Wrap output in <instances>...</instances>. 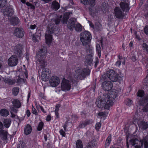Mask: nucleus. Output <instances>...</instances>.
I'll list each match as a JSON object with an SVG mask.
<instances>
[{"instance_id":"2","label":"nucleus","mask_w":148,"mask_h":148,"mask_svg":"<svg viewBox=\"0 0 148 148\" xmlns=\"http://www.w3.org/2000/svg\"><path fill=\"white\" fill-rule=\"evenodd\" d=\"M131 148H140L141 147L144 145L145 148L148 147V135L140 141L136 139L135 136L132 134H129L127 138V146L129 148L130 145Z\"/></svg>"},{"instance_id":"52","label":"nucleus","mask_w":148,"mask_h":148,"mask_svg":"<svg viewBox=\"0 0 148 148\" xmlns=\"http://www.w3.org/2000/svg\"><path fill=\"white\" fill-rule=\"evenodd\" d=\"M23 80V79L19 77L17 79V82L19 84H20L22 81Z\"/></svg>"},{"instance_id":"28","label":"nucleus","mask_w":148,"mask_h":148,"mask_svg":"<svg viewBox=\"0 0 148 148\" xmlns=\"http://www.w3.org/2000/svg\"><path fill=\"white\" fill-rule=\"evenodd\" d=\"M11 123V120L10 119H6L4 120L3 123L4 126L6 128H8Z\"/></svg>"},{"instance_id":"37","label":"nucleus","mask_w":148,"mask_h":148,"mask_svg":"<svg viewBox=\"0 0 148 148\" xmlns=\"http://www.w3.org/2000/svg\"><path fill=\"white\" fill-rule=\"evenodd\" d=\"M44 125V123L42 121L40 122L38 125L37 128V130L38 131H40L42 130Z\"/></svg>"},{"instance_id":"39","label":"nucleus","mask_w":148,"mask_h":148,"mask_svg":"<svg viewBox=\"0 0 148 148\" xmlns=\"http://www.w3.org/2000/svg\"><path fill=\"white\" fill-rule=\"evenodd\" d=\"M108 114V113L107 112H100L98 115L99 116H102L103 118H104L106 117Z\"/></svg>"},{"instance_id":"13","label":"nucleus","mask_w":148,"mask_h":148,"mask_svg":"<svg viewBox=\"0 0 148 148\" xmlns=\"http://www.w3.org/2000/svg\"><path fill=\"white\" fill-rule=\"evenodd\" d=\"M8 134V132L5 130H0V137L1 140L4 141L5 144L7 143Z\"/></svg>"},{"instance_id":"45","label":"nucleus","mask_w":148,"mask_h":148,"mask_svg":"<svg viewBox=\"0 0 148 148\" xmlns=\"http://www.w3.org/2000/svg\"><path fill=\"white\" fill-rule=\"evenodd\" d=\"M88 10L90 14L91 15H93V13H94L95 10H94V9L93 8L91 9V8H89L88 9Z\"/></svg>"},{"instance_id":"5","label":"nucleus","mask_w":148,"mask_h":148,"mask_svg":"<svg viewBox=\"0 0 148 148\" xmlns=\"http://www.w3.org/2000/svg\"><path fill=\"white\" fill-rule=\"evenodd\" d=\"M40 65L41 66V68H42V72L41 75V79L42 81V83L43 85V84H44V82H45L46 81V70L45 68H44L45 67V61L44 60V59H42L40 61Z\"/></svg>"},{"instance_id":"32","label":"nucleus","mask_w":148,"mask_h":148,"mask_svg":"<svg viewBox=\"0 0 148 148\" xmlns=\"http://www.w3.org/2000/svg\"><path fill=\"white\" fill-rule=\"evenodd\" d=\"M19 91V89L17 87L14 88L12 90L13 93L15 96H16L18 95Z\"/></svg>"},{"instance_id":"54","label":"nucleus","mask_w":148,"mask_h":148,"mask_svg":"<svg viewBox=\"0 0 148 148\" xmlns=\"http://www.w3.org/2000/svg\"><path fill=\"white\" fill-rule=\"evenodd\" d=\"M36 27V25L34 24V25H31L30 26V29H35Z\"/></svg>"},{"instance_id":"23","label":"nucleus","mask_w":148,"mask_h":148,"mask_svg":"<svg viewBox=\"0 0 148 148\" xmlns=\"http://www.w3.org/2000/svg\"><path fill=\"white\" fill-rule=\"evenodd\" d=\"M38 54L40 56V58L41 59L45 58V54L46 53V51L45 49H41L40 51L38 52Z\"/></svg>"},{"instance_id":"15","label":"nucleus","mask_w":148,"mask_h":148,"mask_svg":"<svg viewBox=\"0 0 148 148\" xmlns=\"http://www.w3.org/2000/svg\"><path fill=\"white\" fill-rule=\"evenodd\" d=\"M102 87L105 90L108 91L112 88V85L110 82L106 81L103 83Z\"/></svg>"},{"instance_id":"35","label":"nucleus","mask_w":148,"mask_h":148,"mask_svg":"<svg viewBox=\"0 0 148 148\" xmlns=\"http://www.w3.org/2000/svg\"><path fill=\"white\" fill-rule=\"evenodd\" d=\"M95 143L91 142L89 143L87 145V148H95Z\"/></svg>"},{"instance_id":"3","label":"nucleus","mask_w":148,"mask_h":148,"mask_svg":"<svg viewBox=\"0 0 148 148\" xmlns=\"http://www.w3.org/2000/svg\"><path fill=\"white\" fill-rule=\"evenodd\" d=\"M71 86L70 81L66 79H63L61 83L60 87L59 86L56 88V92H58L61 90L66 91L70 90Z\"/></svg>"},{"instance_id":"27","label":"nucleus","mask_w":148,"mask_h":148,"mask_svg":"<svg viewBox=\"0 0 148 148\" xmlns=\"http://www.w3.org/2000/svg\"><path fill=\"white\" fill-rule=\"evenodd\" d=\"M51 7L55 10H58L59 8L60 5L58 2L55 1L52 2Z\"/></svg>"},{"instance_id":"44","label":"nucleus","mask_w":148,"mask_h":148,"mask_svg":"<svg viewBox=\"0 0 148 148\" xmlns=\"http://www.w3.org/2000/svg\"><path fill=\"white\" fill-rule=\"evenodd\" d=\"M32 113L36 115L37 114V111L33 106L32 107Z\"/></svg>"},{"instance_id":"29","label":"nucleus","mask_w":148,"mask_h":148,"mask_svg":"<svg viewBox=\"0 0 148 148\" xmlns=\"http://www.w3.org/2000/svg\"><path fill=\"white\" fill-rule=\"evenodd\" d=\"M52 41V37L51 35H47V45L49 46L51 45Z\"/></svg>"},{"instance_id":"55","label":"nucleus","mask_w":148,"mask_h":148,"mask_svg":"<svg viewBox=\"0 0 148 148\" xmlns=\"http://www.w3.org/2000/svg\"><path fill=\"white\" fill-rule=\"evenodd\" d=\"M26 114L27 115L28 117H29L30 116V112L29 110H27L26 111Z\"/></svg>"},{"instance_id":"25","label":"nucleus","mask_w":148,"mask_h":148,"mask_svg":"<svg viewBox=\"0 0 148 148\" xmlns=\"http://www.w3.org/2000/svg\"><path fill=\"white\" fill-rule=\"evenodd\" d=\"M3 80L5 83H8L9 85H12L15 82V81L14 79H11L8 78H3Z\"/></svg>"},{"instance_id":"11","label":"nucleus","mask_w":148,"mask_h":148,"mask_svg":"<svg viewBox=\"0 0 148 148\" xmlns=\"http://www.w3.org/2000/svg\"><path fill=\"white\" fill-rule=\"evenodd\" d=\"M14 35L16 37L21 38L24 35V32L22 29L16 28L14 30Z\"/></svg>"},{"instance_id":"36","label":"nucleus","mask_w":148,"mask_h":148,"mask_svg":"<svg viewBox=\"0 0 148 148\" xmlns=\"http://www.w3.org/2000/svg\"><path fill=\"white\" fill-rule=\"evenodd\" d=\"M89 123V121L88 120H86L84 122L82 123L80 125L79 127L81 128H84L85 127L86 125Z\"/></svg>"},{"instance_id":"22","label":"nucleus","mask_w":148,"mask_h":148,"mask_svg":"<svg viewBox=\"0 0 148 148\" xmlns=\"http://www.w3.org/2000/svg\"><path fill=\"white\" fill-rule=\"evenodd\" d=\"M0 114L3 116L7 117L9 115V112L6 109H2L0 111Z\"/></svg>"},{"instance_id":"1","label":"nucleus","mask_w":148,"mask_h":148,"mask_svg":"<svg viewBox=\"0 0 148 148\" xmlns=\"http://www.w3.org/2000/svg\"><path fill=\"white\" fill-rule=\"evenodd\" d=\"M117 95L115 90L109 91L107 94L103 95L101 99H97L96 104L99 108L108 109L112 106L113 101Z\"/></svg>"},{"instance_id":"9","label":"nucleus","mask_w":148,"mask_h":148,"mask_svg":"<svg viewBox=\"0 0 148 148\" xmlns=\"http://www.w3.org/2000/svg\"><path fill=\"white\" fill-rule=\"evenodd\" d=\"M24 47L22 45L18 44L14 47L13 51L14 53L19 56L22 54V51Z\"/></svg>"},{"instance_id":"20","label":"nucleus","mask_w":148,"mask_h":148,"mask_svg":"<svg viewBox=\"0 0 148 148\" xmlns=\"http://www.w3.org/2000/svg\"><path fill=\"white\" fill-rule=\"evenodd\" d=\"M13 106L16 108H19L21 107V103L18 99H14L12 102Z\"/></svg>"},{"instance_id":"21","label":"nucleus","mask_w":148,"mask_h":148,"mask_svg":"<svg viewBox=\"0 0 148 148\" xmlns=\"http://www.w3.org/2000/svg\"><path fill=\"white\" fill-rule=\"evenodd\" d=\"M32 131V127L30 125L27 124L25 126L24 130V133L26 135L30 133Z\"/></svg>"},{"instance_id":"10","label":"nucleus","mask_w":148,"mask_h":148,"mask_svg":"<svg viewBox=\"0 0 148 148\" xmlns=\"http://www.w3.org/2000/svg\"><path fill=\"white\" fill-rule=\"evenodd\" d=\"M107 79H110L112 82H115L117 79V76L116 74L112 70H110L107 72Z\"/></svg>"},{"instance_id":"50","label":"nucleus","mask_w":148,"mask_h":148,"mask_svg":"<svg viewBox=\"0 0 148 148\" xmlns=\"http://www.w3.org/2000/svg\"><path fill=\"white\" fill-rule=\"evenodd\" d=\"M14 108V107H10V109L11 111L16 113L17 110Z\"/></svg>"},{"instance_id":"26","label":"nucleus","mask_w":148,"mask_h":148,"mask_svg":"<svg viewBox=\"0 0 148 148\" xmlns=\"http://www.w3.org/2000/svg\"><path fill=\"white\" fill-rule=\"evenodd\" d=\"M120 5L123 11L128 10L129 5L128 4L124 2H121L120 4Z\"/></svg>"},{"instance_id":"30","label":"nucleus","mask_w":148,"mask_h":148,"mask_svg":"<svg viewBox=\"0 0 148 148\" xmlns=\"http://www.w3.org/2000/svg\"><path fill=\"white\" fill-rule=\"evenodd\" d=\"M75 28L76 31L80 32L82 30V26L80 24H77L75 25Z\"/></svg>"},{"instance_id":"47","label":"nucleus","mask_w":148,"mask_h":148,"mask_svg":"<svg viewBox=\"0 0 148 148\" xmlns=\"http://www.w3.org/2000/svg\"><path fill=\"white\" fill-rule=\"evenodd\" d=\"M144 31L145 34L148 35V26H146L145 27Z\"/></svg>"},{"instance_id":"48","label":"nucleus","mask_w":148,"mask_h":148,"mask_svg":"<svg viewBox=\"0 0 148 148\" xmlns=\"http://www.w3.org/2000/svg\"><path fill=\"white\" fill-rule=\"evenodd\" d=\"M78 118V117L76 115H73L72 117V121H75L76 120H77Z\"/></svg>"},{"instance_id":"6","label":"nucleus","mask_w":148,"mask_h":148,"mask_svg":"<svg viewBox=\"0 0 148 148\" xmlns=\"http://www.w3.org/2000/svg\"><path fill=\"white\" fill-rule=\"evenodd\" d=\"M72 14V12H66L64 13L62 17V16H60L59 18H58L55 20V23L56 24H59L61 20L63 24H66L68 19Z\"/></svg>"},{"instance_id":"16","label":"nucleus","mask_w":148,"mask_h":148,"mask_svg":"<svg viewBox=\"0 0 148 148\" xmlns=\"http://www.w3.org/2000/svg\"><path fill=\"white\" fill-rule=\"evenodd\" d=\"M81 3L84 5L88 4L91 7H93L95 4V0H80Z\"/></svg>"},{"instance_id":"12","label":"nucleus","mask_w":148,"mask_h":148,"mask_svg":"<svg viewBox=\"0 0 148 148\" xmlns=\"http://www.w3.org/2000/svg\"><path fill=\"white\" fill-rule=\"evenodd\" d=\"M13 9L12 6L7 7L3 11L4 15L7 16H11L13 14Z\"/></svg>"},{"instance_id":"41","label":"nucleus","mask_w":148,"mask_h":148,"mask_svg":"<svg viewBox=\"0 0 148 148\" xmlns=\"http://www.w3.org/2000/svg\"><path fill=\"white\" fill-rule=\"evenodd\" d=\"M125 103L126 105L128 106H130L132 104V101L129 99H127L125 100Z\"/></svg>"},{"instance_id":"31","label":"nucleus","mask_w":148,"mask_h":148,"mask_svg":"<svg viewBox=\"0 0 148 148\" xmlns=\"http://www.w3.org/2000/svg\"><path fill=\"white\" fill-rule=\"evenodd\" d=\"M76 148H83L82 142L80 140L77 141L76 143Z\"/></svg>"},{"instance_id":"49","label":"nucleus","mask_w":148,"mask_h":148,"mask_svg":"<svg viewBox=\"0 0 148 148\" xmlns=\"http://www.w3.org/2000/svg\"><path fill=\"white\" fill-rule=\"evenodd\" d=\"M60 107V105H57L56 106V108L55 110V112H58L59 108Z\"/></svg>"},{"instance_id":"4","label":"nucleus","mask_w":148,"mask_h":148,"mask_svg":"<svg viewBox=\"0 0 148 148\" xmlns=\"http://www.w3.org/2000/svg\"><path fill=\"white\" fill-rule=\"evenodd\" d=\"M91 35L90 33L87 31L82 32L80 35V38L83 45H86L88 44L90 42Z\"/></svg>"},{"instance_id":"17","label":"nucleus","mask_w":148,"mask_h":148,"mask_svg":"<svg viewBox=\"0 0 148 148\" xmlns=\"http://www.w3.org/2000/svg\"><path fill=\"white\" fill-rule=\"evenodd\" d=\"M76 21L75 18H71L69 20L68 24V27L70 30H73Z\"/></svg>"},{"instance_id":"24","label":"nucleus","mask_w":148,"mask_h":148,"mask_svg":"<svg viewBox=\"0 0 148 148\" xmlns=\"http://www.w3.org/2000/svg\"><path fill=\"white\" fill-rule=\"evenodd\" d=\"M19 22V20L17 17H12L10 21L11 23L13 25H17Z\"/></svg>"},{"instance_id":"42","label":"nucleus","mask_w":148,"mask_h":148,"mask_svg":"<svg viewBox=\"0 0 148 148\" xmlns=\"http://www.w3.org/2000/svg\"><path fill=\"white\" fill-rule=\"evenodd\" d=\"M143 112H147L148 111V103L143 107Z\"/></svg>"},{"instance_id":"51","label":"nucleus","mask_w":148,"mask_h":148,"mask_svg":"<svg viewBox=\"0 0 148 148\" xmlns=\"http://www.w3.org/2000/svg\"><path fill=\"white\" fill-rule=\"evenodd\" d=\"M144 81H146V85L147 86H148V75L147 76L146 78L145 79Z\"/></svg>"},{"instance_id":"56","label":"nucleus","mask_w":148,"mask_h":148,"mask_svg":"<svg viewBox=\"0 0 148 148\" xmlns=\"http://www.w3.org/2000/svg\"><path fill=\"white\" fill-rule=\"evenodd\" d=\"M51 119V117L50 115H49L47 116V121H49Z\"/></svg>"},{"instance_id":"60","label":"nucleus","mask_w":148,"mask_h":148,"mask_svg":"<svg viewBox=\"0 0 148 148\" xmlns=\"http://www.w3.org/2000/svg\"><path fill=\"white\" fill-rule=\"evenodd\" d=\"M49 30L48 31V32L49 33V31L51 33H53L54 32V29H53V28L49 29Z\"/></svg>"},{"instance_id":"63","label":"nucleus","mask_w":148,"mask_h":148,"mask_svg":"<svg viewBox=\"0 0 148 148\" xmlns=\"http://www.w3.org/2000/svg\"><path fill=\"white\" fill-rule=\"evenodd\" d=\"M3 127V125L2 123L0 121V129L1 130Z\"/></svg>"},{"instance_id":"38","label":"nucleus","mask_w":148,"mask_h":148,"mask_svg":"<svg viewBox=\"0 0 148 148\" xmlns=\"http://www.w3.org/2000/svg\"><path fill=\"white\" fill-rule=\"evenodd\" d=\"M6 0H0V7H3L6 4Z\"/></svg>"},{"instance_id":"57","label":"nucleus","mask_w":148,"mask_h":148,"mask_svg":"<svg viewBox=\"0 0 148 148\" xmlns=\"http://www.w3.org/2000/svg\"><path fill=\"white\" fill-rule=\"evenodd\" d=\"M36 108L38 110H40V108L41 107V106H40L37 105V103H36Z\"/></svg>"},{"instance_id":"62","label":"nucleus","mask_w":148,"mask_h":148,"mask_svg":"<svg viewBox=\"0 0 148 148\" xmlns=\"http://www.w3.org/2000/svg\"><path fill=\"white\" fill-rule=\"evenodd\" d=\"M111 136L110 135L108 137L106 140L111 141Z\"/></svg>"},{"instance_id":"34","label":"nucleus","mask_w":148,"mask_h":148,"mask_svg":"<svg viewBox=\"0 0 148 148\" xmlns=\"http://www.w3.org/2000/svg\"><path fill=\"white\" fill-rule=\"evenodd\" d=\"M96 51L98 52L99 56V57L101 56V49L100 45L99 44H97L96 45Z\"/></svg>"},{"instance_id":"14","label":"nucleus","mask_w":148,"mask_h":148,"mask_svg":"<svg viewBox=\"0 0 148 148\" xmlns=\"http://www.w3.org/2000/svg\"><path fill=\"white\" fill-rule=\"evenodd\" d=\"M75 77L76 78L81 79L82 77H83L84 75V72L80 68H78L75 70Z\"/></svg>"},{"instance_id":"58","label":"nucleus","mask_w":148,"mask_h":148,"mask_svg":"<svg viewBox=\"0 0 148 148\" xmlns=\"http://www.w3.org/2000/svg\"><path fill=\"white\" fill-rule=\"evenodd\" d=\"M25 71L24 73L26 76V78H27L28 77L27 71L26 69H25Z\"/></svg>"},{"instance_id":"43","label":"nucleus","mask_w":148,"mask_h":148,"mask_svg":"<svg viewBox=\"0 0 148 148\" xmlns=\"http://www.w3.org/2000/svg\"><path fill=\"white\" fill-rule=\"evenodd\" d=\"M101 126V125L99 123H97L95 125V128L97 130H99Z\"/></svg>"},{"instance_id":"53","label":"nucleus","mask_w":148,"mask_h":148,"mask_svg":"<svg viewBox=\"0 0 148 148\" xmlns=\"http://www.w3.org/2000/svg\"><path fill=\"white\" fill-rule=\"evenodd\" d=\"M121 64V62L120 61H118L116 62V66H119Z\"/></svg>"},{"instance_id":"64","label":"nucleus","mask_w":148,"mask_h":148,"mask_svg":"<svg viewBox=\"0 0 148 148\" xmlns=\"http://www.w3.org/2000/svg\"><path fill=\"white\" fill-rule=\"evenodd\" d=\"M89 25L92 28H93L94 25H93V24L91 22H89Z\"/></svg>"},{"instance_id":"18","label":"nucleus","mask_w":148,"mask_h":148,"mask_svg":"<svg viewBox=\"0 0 148 148\" xmlns=\"http://www.w3.org/2000/svg\"><path fill=\"white\" fill-rule=\"evenodd\" d=\"M137 124L139 127L143 129H145L148 127V125L146 122L143 121H138Z\"/></svg>"},{"instance_id":"7","label":"nucleus","mask_w":148,"mask_h":148,"mask_svg":"<svg viewBox=\"0 0 148 148\" xmlns=\"http://www.w3.org/2000/svg\"><path fill=\"white\" fill-rule=\"evenodd\" d=\"M49 82L50 85L52 87H58L57 86L60 83V78L57 76H53L50 78Z\"/></svg>"},{"instance_id":"59","label":"nucleus","mask_w":148,"mask_h":148,"mask_svg":"<svg viewBox=\"0 0 148 148\" xmlns=\"http://www.w3.org/2000/svg\"><path fill=\"white\" fill-rule=\"evenodd\" d=\"M110 141L106 140V145L107 146H108L110 144Z\"/></svg>"},{"instance_id":"8","label":"nucleus","mask_w":148,"mask_h":148,"mask_svg":"<svg viewBox=\"0 0 148 148\" xmlns=\"http://www.w3.org/2000/svg\"><path fill=\"white\" fill-rule=\"evenodd\" d=\"M8 61V65L12 67L17 65L18 59L16 56L13 55L9 58Z\"/></svg>"},{"instance_id":"61","label":"nucleus","mask_w":148,"mask_h":148,"mask_svg":"<svg viewBox=\"0 0 148 148\" xmlns=\"http://www.w3.org/2000/svg\"><path fill=\"white\" fill-rule=\"evenodd\" d=\"M32 39L34 42H36L37 41V39L34 36H33Z\"/></svg>"},{"instance_id":"40","label":"nucleus","mask_w":148,"mask_h":148,"mask_svg":"<svg viewBox=\"0 0 148 148\" xmlns=\"http://www.w3.org/2000/svg\"><path fill=\"white\" fill-rule=\"evenodd\" d=\"M25 145V144L23 142L20 141H19V145H18V146L17 148H24Z\"/></svg>"},{"instance_id":"19","label":"nucleus","mask_w":148,"mask_h":148,"mask_svg":"<svg viewBox=\"0 0 148 148\" xmlns=\"http://www.w3.org/2000/svg\"><path fill=\"white\" fill-rule=\"evenodd\" d=\"M114 13L116 18H120L122 16L121 11L118 7H116L115 8Z\"/></svg>"},{"instance_id":"33","label":"nucleus","mask_w":148,"mask_h":148,"mask_svg":"<svg viewBox=\"0 0 148 148\" xmlns=\"http://www.w3.org/2000/svg\"><path fill=\"white\" fill-rule=\"evenodd\" d=\"M142 49L148 53V45L145 43L142 44Z\"/></svg>"},{"instance_id":"46","label":"nucleus","mask_w":148,"mask_h":148,"mask_svg":"<svg viewBox=\"0 0 148 148\" xmlns=\"http://www.w3.org/2000/svg\"><path fill=\"white\" fill-rule=\"evenodd\" d=\"M60 133L62 136L64 137L65 136V133L62 130H60Z\"/></svg>"}]
</instances>
